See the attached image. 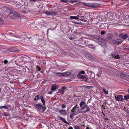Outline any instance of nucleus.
I'll use <instances>...</instances> for the list:
<instances>
[{"instance_id": "40", "label": "nucleus", "mask_w": 129, "mask_h": 129, "mask_svg": "<svg viewBox=\"0 0 129 129\" xmlns=\"http://www.w3.org/2000/svg\"><path fill=\"white\" fill-rule=\"evenodd\" d=\"M21 58L23 60H24L25 58L24 57H22Z\"/></svg>"}, {"instance_id": "21", "label": "nucleus", "mask_w": 129, "mask_h": 129, "mask_svg": "<svg viewBox=\"0 0 129 129\" xmlns=\"http://www.w3.org/2000/svg\"><path fill=\"white\" fill-rule=\"evenodd\" d=\"M102 91L104 92L105 95H107L108 94V91H106L104 88L103 89Z\"/></svg>"}, {"instance_id": "41", "label": "nucleus", "mask_w": 129, "mask_h": 129, "mask_svg": "<svg viewBox=\"0 0 129 129\" xmlns=\"http://www.w3.org/2000/svg\"><path fill=\"white\" fill-rule=\"evenodd\" d=\"M72 22H73V23H75V24H78V23L77 22H73L72 21Z\"/></svg>"}, {"instance_id": "28", "label": "nucleus", "mask_w": 129, "mask_h": 129, "mask_svg": "<svg viewBox=\"0 0 129 129\" xmlns=\"http://www.w3.org/2000/svg\"><path fill=\"white\" fill-rule=\"evenodd\" d=\"M100 44L102 45V47L104 46V45H106V44L102 42L100 43Z\"/></svg>"}, {"instance_id": "18", "label": "nucleus", "mask_w": 129, "mask_h": 129, "mask_svg": "<svg viewBox=\"0 0 129 129\" xmlns=\"http://www.w3.org/2000/svg\"><path fill=\"white\" fill-rule=\"evenodd\" d=\"M123 100H127L128 99H129V94H128L126 95H124V98H123Z\"/></svg>"}, {"instance_id": "35", "label": "nucleus", "mask_w": 129, "mask_h": 129, "mask_svg": "<svg viewBox=\"0 0 129 129\" xmlns=\"http://www.w3.org/2000/svg\"><path fill=\"white\" fill-rule=\"evenodd\" d=\"M66 107V105H65V104H64L62 105L61 107L62 108H64Z\"/></svg>"}, {"instance_id": "46", "label": "nucleus", "mask_w": 129, "mask_h": 129, "mask_svg": "<svg viewBox=\"0 0 129 129\" xmlns=\"http://www.w3.org/2000/svg\"><path fill=\"white\" fill-rule=\"evenodd\" d=\"M31 1H35L36 0H30Z\"/></svg>"}, {"instance_id": "54", "label": "nucleus", "mask_w": 129, "mask_h": 129, "mask_svg": "<svg viewBox=\"0 0 129 129\" xmlns=\"http://www.w3.org/2000/svg\"><path fill=\"white\" fill-rule=\"evenodd\" d=\"M67 110H69V108H68L67 109Z\"/></svg>"}, {"instance_id": "48", "label": "nucleus", "mask_w": 129, "mask_h": 129, "mask_svg": "<svg viewBox=\"0 0 129 129\" xmlns=\"http://www.w3.org/2000/svg\"><path fill=\"white\" fill-rule=\"evenodd\" d=\"M86 129H89V127H86Z\"/></svg>"}, {"instance_id": "50", "label": "nucleus", "mask_w": 129, "mask_h": 129, "mask_svg": "<svg viewBox=\"0 0 129 129\" xmlns=\"http://www.w3.org/2000/svg\"><path fill=\"white\" fill-rule=\"evenodd\" d=\"M118 129H124V128H120L119 127V128H118Z\"/></svg>"}, {"instance_id": "29", "label": "nucleus", "mask_w": 129, "mask_h": 129, "mask_svg": "<svg viewBox=\"0 0 129 129\" xmlns=\"http://www.w3.org/2000/svg\"><path fill=\"white\" fill-rule=\"evenodd\" d=\"M78 1V0H75V1H73V0H71V1H70V2L71 3H72V4H74V2H77Z\"/></svg>"}, {"instance_id": "53", "label": "nucleus", "mask_w": 129, "mask_h": 129, "mask_svg": "<svg viewBox=\"0 0 129 129\" xmlns=\"http://www.w3.org/2000/svg\"><path fill=\"white\" fill-rule=\"evenodd\" d=\"M128 40L129 41V37L128 38Z\"/></svg>"}, {"instance_id": "12", "label": "nucleus", "mask_w": 129, "mask_h": 129, "mask_svg": "<svg viewBox=\"0 0 129 129\" xmlns=\"http://www.w3.org/2000/svg\"><path fill=\"white\" fill-rule=\"evenodd\" d=\"M59 113L62 115H64L66 114V110L63 109L60 110L59 111Z\"/></svg>"}, {"instance_id": "32", "label": "nucleus", "mask_w": 129, "mask_h": 129, "mask_svg": "<svg viewBox=\"0 0 129 129\" xmlns=\"http://www.w3.org/2000/svg\"><path fill=\"white\" fill-rule=\"evenodd\" d=\"M3 115L5 116H9L8 115H7V113L6 112H4L3 113Z\"/></svg>"}, {"instance_id": "20", "label": "nucleus", "mask_w": 129, "mask_h": 129, "mask_svg": "<svg viewBox=\"0 0 129 129\" xmlns=\"http://www.w3.org/2000/svg\"><path fill=\"white\" fill-rule=\"evenodd\" d=\"M77 104H76L75 106L72 108L71 110V112H74V111H75V110L76 108V107L77 106Z\"/></svg>"}, {"instance_id": "22", "label": "nucleus", "mask_w": 129, "mask_h": 129, "mask_svg": "<svg viewBox=\"0 0 129 129\" xmlns=\"http://www.w3.org/2000/svg\"><path fill=\"white\" fill-rule=\"evenodd\" d=\"M2 108H4L5 109H8V107L5 106H0V109H1Z\"/></svg>"}, {"instance_id": "14", "label": "nucleus", "mask_w": 129, "mask_h": 129, "mask_svg": "<svg viewBox=\"0 0 129 129\" xmlns=\"http://www.w3.org/2000/svg\"><path fill=\"white\" fill-rule=\"evenodd\" d=\"M59 119L61 120H62L63 122L68 124H69V123L67 121H66L65 119L63 118L62 117H59Z\"/></svg>"}, {"instance_id": "38", "label": "nucleus", "mask_w": 129, "mask_h": 129, "mask_svg": "<svg viewBox=\"0 0 129 129\" xmlns=\"http://www.w3.org/2000/svg\"><path fill=\"white\" fill-rule=\"evenodd\" d=\"M85 78V76H83L82 75V76H81V78H80V79H83L84 78Z\"/></svg>"}, {"instance_id": "49", "label": "nucleus", "mask_w": 129, "mask_h": 129, "mask_svg": "<svg viewBox=\"0 0 129 129\" xmlns=\"http://www.w3.org/2000/svg\"><path fill=\"white\" fill-rule=\"evenodd\" d=\"M16 12L14 11V12H13L14 14V13H15Z\"/></svg>"}, {"instance_id": "26", "label": "nucleus", "mask_w": 129, "mask_h": 129, "mask_svg": "<svg viewBox=\"0 0 129 129\" xmlns=\"http://www.w3.org/2000/svg\"><path fill=\"white\" fill-rule=\"evenodd\" d=\"M74 129H80V127L77 125L74 126Z\"/></svg>"}, {"instance_id": "5", "label": "nucleus", "mask_w": 129, "mask_h": 129, "mask_svg": "<svg viewBox=\"0 0 129 129\" xmlns=\"http://www.w3.org/2000/svg\"><path fill=\"white\" fill-rule=\"evenodd\" d=\"M115 98L117 101H123V96L121 95H119L117 96H115Z\"/></svg>"}, {"instance_id": "13", "label": "nucleus", "mask_w": 129, "mask_h": 129, "mask_svg": "<svg viewBox=\"0 0 129 129\" xmlns=\"http://www.w3.org/2000/svg\"><path fill=\"white\" fill-rule=\"evenodd\" d=\"M66 88L65 87H63L62 88L59 90V91L58 92V93H60L63 92V94L64 93V91L66 89Z\"/></svg>"}, {"instance_id": "36", "label": "nucleus", "mask_w": 129, "mask_h": 129, "mask_svg": "<svg viewBox=\"0 0 129 129\" xmlns=\"http://www.w3.org/2000/svg\"><path fill=\"white\" fill-rule=\"evenodd\" d=\"M36 98H37V100H39L40 99V97L39 98V96L38 95H36Z\"/></svg>"}, {"instance_id": "11", "label": "nucleus", "mask_w": 129, "mask_h": 129, "mask_svg": "<svg viewBox=\"0 0 129 129\" xmlns=\"http://www.w3.org/2000/svg\"><path fill=\"white\" fill-rule=\"evenodd\" d=\"M128 35L126 34H125L123 35V34H121L119 35V37L120 38H122L123 39H125L126 38H127L128 37Z\"/></svg>"}, {"instance_id": "6", "label": "nucleus", "mask_w": 129, "mask_h": 129, "mask_svg": "<svg viewBox=\"0 0 129 129\" xmlns=\"http://www.w3.org/2000/svg\"><path fill=\"white\" fill-rule=\"evenodd\" d=\"M122 41H123L121 39H117L114 41V43L116 45H118L121 43Z\"/></svg>"}, {"instance_id": "2", "label": "nucleus", "mask_w": 129, "mask_h": 129, "mask_svg": "<svg viewBox=\"0 0 129 129\" xmlns=\"http://www.w3.org/2000/svg\"><path fill=\"white\" fill-rule=\"evenodd\" d=\"M81 111H79L80 113H84L90 111V109L88 106L86 104L81 108Z\"/></svg>"}, {"instance_id": "27", "label": "nucleus", "mask_w": 129, "mask_h": 129, "mask_svg": "<svg viewBox=\"0 0 129 129\" xmlns=\"http://www.w3.org/2000/svg\"><path fill=\"white\" fill-rule=\"evenodd\" d=\"M82 76V75L79 73L77 76V77L78 78L80 79V78H81V76Z\"/></svg>"}, {"instance_id": "7", "label": "nucleus", "mask_w": 129, "mask_h": 129, "mask_svg": "<svg viewBox=\"0 0 129 129\" xmlns=\"http://www.w3.org/2000/svg\"><path fill=\"white\" fill-rule=\"evenodd\" d=\"M79 113V111L76 112L75 111L74 112H72L70 115V117L71 119H72L74 116L76 115Z\"/></svg>"}, {"instance_id": "23", "label": "nucleus", "mask_w": 129, "mask_h": 129, "mask_svg": "<svg viewBox=\"0 0 129 129\" xmlns=\"http://www.w3.org/2000/svg\"><path fill=\"white\" fill-rule=\"evenodd\" d=\"M7 11H6V12H8V13H9V14H11V13L12 14L13 13V12L11 11L10 10H9L8 9H7Z\"/></svg>"}, {"instance_id": "57", "label": "nucleus", "mask_w": 129, "mask_h": 129, "mask_svg": "<svg viewBox=\"0 0 129 129\" xmlns=\"http://www.w3.org/2000/svg\"><path fill=\"white\" fill-rule=\"evenodd\" d=\"M79 107V106L77 107V108H78Z\"/></svg>"}, {"instance_id": "8", "label": "nucleus", "mask_w": 129, "mask_h": 129, "mask_svg": "<svg viewBox=\"0 0 129 129\" xmlns=\"http://www.w3.org/2000/svg\"><path fill=\"white\" fill-rule=\"evenodd\" d=\"M36 108L39 110H41L43 108V106L41 104L38 103L36 105Z\"/></svg>"}, {"instance_id": "58", "label": "nucleus", "mask_w": 129, "mask_h": 129, "mask_svg": "<svg viewBox=\"0 0 129 129\" xmlns=\"http://www.w3.org/2000/svg\"><path fill=\"white\" fill-rule=\"evenodd\" d=\"M1 35H2V34H1Z\"/></svg>"}, {"instance_id": "16", "label": "nucleus", "mask_w": 129, "mask_h": 129, "mask_svg": "<svg viewBox=\"0 0 129 129\" xmlns=\"http://www.w3.org/2000/svg\"><path fill=\"white\" fill-rule=\"evenodd\" d=\"M78 16V15L75 16H70V18L72 19H76L77 20L79 19Z\"/></svg>"}, {"instance_id": "52", "label": "nucleus", "mask_w": 129, "mask_h": 129, "mask_svg": "<svg viewBox=\"0 0 129 129\" xmlns=\"http://www.w3.org/2000/svg\"><path fill=\"white\" fill-rule=\"evenodd\" d=\"M115 34L116 35H117V33H116Z\"/></svg>"}, {"instance_id": "37", "label": "nucleus", "mask_w": 129, "mask_h": 129, "mask_svg": "<svg viewBox=\"0 0 129 129\" xmlns=\"http://www.w3.org/2000/svg\"><path fill=\"white\" fill-rule=\"evenodd\" d=\"M8 61L7 60H5L4 61V63L5 64H6L8 63Z\"/></svg>"}, {"instance_id": "44", "label": "nucleus", "mask_w": 129, "mask_h": 129, "mask_svg": "<svg viewBox=\"0 0 129 129\" xmlns=\"http://www.w3.org/2000/svg\"><path fill=\"white\" fill-rule=\"evenodd\" d=\"M37 98H34V100L35 101H36L37 100Z\"/></svg>"}, {"instance_id": "3", "label": "nucleus", "mask_w": 129, "mask_h": 129, "mask_svg": "<svg viewBox=\"0 0 129 129\" xmlns=\"http://www.w3.org/2000/svg\"><path fill=\"white\" fill-rule=\"evenodd\" d=\"M7 34L8 35L10 36H13V37H17L19 38H23V36L22 35H18L16 33L13 34L10 33H8Z\"/></svg>"}, {"instance_id": "43", "label": "nucleus", "mask_w": 129, "mask_h": 129, "mask_svg": "<svg viewBox=\"0 0 129 129\" xmlns=\"http://www.w3.org/2000/svg\"><path fill=\"white\" fill-rule=\"evenodd\" d=\"M62 1L64 2H66V0H62Z\"/></svg>"}, {"instance_id": "24", "label": "nucleus", "mask_w": 129, "mask_h": 129, "mask_svg": "<svg viewBox=\"0 0 129 129\" xmlns=\"http://www.w3.org/2000/svg\"><path fill=\"white\" fill-rule=\"evenodd\" d=\"M36 69H37V72H39V71H40V68L38 66H37V67Z\"/></svg>"}, {"instance_id": "4", "label": "nucleus", "mask_w": 129, "mask_h": 129, "mask_svg": "<svg viewBox=\"0 0 129 129\" xmlns=\"http://www.w3.org/2000/svg\"><path fill=\"white\" fill-rule=\"evenodd\" d=\"M44 13L47 15H55L57 13L54 11H45Z\"/></svg>"}, {"instance_id": "17", "label": "nucleus", "mask_w": 129, "mask_h": 129, "mask_svg": "<svg viewBox=\"0 0 129 129\" xmlns=\"http://www.w3.org/2000/svg\"><path fill=\"white\" fill-rule=\"evenodd\" d=\"M85 104V102L84 101H82L80 103V106L82 108Z\"/></svg>"}, {"instance_id": "34", "label": "nucleus", "mask_w": 129, "mask_h": 129, "mask_svg": "<svg viewBox=\"0 0 129 129\" xmlns=\"http://www.w3.org/2000/svg\"><path fill=\"white\" fill-rule=\"evenodd\" d=\"M106 33V32L104 31H102L101 32V34L102 35H103L105 34Z\"/></svg>"}, {"instance_id": "19", "label": "nucleus", "mask_w": 129, "mask_h": 129, "mask_svg": "<svg viewBox=\"0 0 129 129\" xmlns=\"http://www.w3.org/2000/svg\"><path fill=\"white\" fill-rule=\"evenodd\" d=\"M68 72L61 73V76H68Z\"/></svg>"}, {"instance_id": "33", "label": "nucleus", "mask_w": 129, "mask_h": 129, "mask_svg": "<svg viewBox=\"0 0 129 129\" xmlns=\"http://www.w3.org/2000/svg\"><path fill=\"white\" fill-rule=\"evenodd\" d=\"M3 23V20L2 19L0 18V23L2 24Z\"/></svg>"}, {"instance_id": "55", "label": "nucleus", "mask_w": 129, "mask_h": 129, "mask_svg": "<svg viewBox=\"0 0 129 129\" xmlns=\"http://www.w3.org/2000/svg\"><path fill=\"white\" fill-rule=\"evenodd\" d=\"M70 40H71V39H72V38H70Z\"/></svg>"}, {"instance_id": "10", "label": "nucleus", "mask_w": 129, "mask_h": 129, "mask_svg": "<svg viewBox=\"0 0 129 129\" xmlns=\"http://www.w3.org/2000/svg\"><path fill=\"white\" fill-rule=\"evenodd\" d=\"M78 18L79 17L80 18V20H81L82 21H84L85 22H86V21L87 20H84V16H83L81 15V14H79L78 15Z\"/></svg>"}, {"instance_id": "51", "label": "nucleus", "mask_w": 129, "mask_h": 129, "mask_svg": "<svg viewBox=\"0 0 129 129\" xmlns=\"http://www.w3.org/2000/svg\"><path fill=\"white\" fill-rule=\"evenodd\" d=\"M17 51L18 52L19 51V50H17Z\"/></svg>"}, {"instance_id": "47", "label": "nucleus", "mask_w": 129, "mask_h": 129, "mask_svg": "<svg viewBox=\"0 0 129 129\" xmlns=\"http://www.w3.org/2000/svg\"><path fill=\"white\" fill-rule=\"evenodd\" d=\"M80 3V2H78L77 3H75L74 4H79Z\"/></svg>"}, {"instance_id": "25", "label": "nucleus", "mask_w": 129, "mask_h": 129, "mask_svg": "<svg viewBox=\"0 0 129 129\" xmlns=\"http://www.w3.org/2000/svg\"><path fill=\"white\" fill-rule=\"evenodd\" d=\"M56 76H61V73H58L56 74Z\"/></svg>"}, {"instance_id": "15", "label": "nucleus", "mask_w": 129, "mask_h": 129, "mask_svg": "<svg viewBox=\"0 0 129 129\" xmlns=\"http://www.w3.org/2000/svg\"><path fill=\"white\" fill-rule=\"evenodd\" d=\"M40 99H41V101L42 102L43 104L45 105V102L43 96L41 95L40 97Z\"/></svg>"}, {"instance_id": "39", "label": "nucleus", "mask_w": 129, "mask_h": 129, "mask_svg": "<svg viewBox=\"0 0 129 129\" xmlns=\"http://www.w3.org/2000/svg\"><path fill=\"white\" fill-rule=\"evenodd\" d=\"M48 94H52L53 93V92L52 91H50L48 93Z\"/></svg>"}, {"instance_id": "30", "label": "nucleus", "mask_w": 129, "mask_h": 129, "mask_svg": "<svg viewBox=\"0 0 129 129\" xmlns=\"http://www.w3.org/2000/svg\"><path fill=\"white\" fill-rule=\"evenodd\" d=\"M113 57H114V58L115 59H116V58L119 59V58H120V57H119V56L117 55H116L115 56H113Z\"/></svg>"}, {"instance_id": "31", "label": "nucleus", "mask_w": 129, "mask_h": 129, "mask_svg": "<svg viewBox=\"0 0 129 129\" xmlns=\"http://www.w3.org/2000/svg\"><path fill=\"white\" fill-rule=\"evenodd\" d=\"M79 73H80V74H84L85 73V72L84 71H80Z\"/></svg>"}, {"instance_id": "45", "label": "nucleus", "mask_w": 129, "mask_h": 129, "mask_svg": "<svg viewBox=\"0 0 129 129\" xmlns=\"http://www.w3.org/2000/svg\"><path fill=\"white\" fill-rule=\"evenodd\" d=\"M40 76V74H38L37 75V77H39Z\"/></svg>"}, {"instance_id": "42", "label": "nucleus", "mask_w": 129, "mask_h": 129, "mask_svg": "<svg viewBox=\"0 0 129 129\" xmlns=\"http://www.w3.org/2000/svg\"><path fill=\"white\" fill-rule=\"evenodd\" d=\"M68 129H73V128L72 127H70Z\"/></svg>"}, {"instance_id": "9", "label": "nucleus", "mask_w": 129, "mask_h": 129, "mask_svg": "<svg viewBox=\"0 0 129 129\" xmlns=\"http://www.w3.org/2000/svg\"><path fill=\"white\" fill-rule=\"evenodd\" d=\"M58 88V86L57 85H54L52 86L51 90L53 91H54Z\"/></svg>"}, {"instance_id": "1", "label": "nucleus", "mask_w": 129, "mask_h": 129, "mask_svg": "<svg viewBox=\"0 0 129 129\" xmlns=\"http://www.w3.org/2000/svg\"><path fill=\"white\" fill-rule=\"evenodd\" d=\"M83 5L84 6L89 7L96 8L99 6V4L95 3H86L84 2H82Z\"/></svg>"}, {"instance_id": "56", "label": "nucleus", "mask_w": 129, "mask_h": 129, "mask_svg": "<svg viewBox=\"0 0 129 129\" xmlns=\"http://www.w3.org/2000/svg\"><path fill=\"white\" fill-rule=\"evenodd\" d=\"M41 73H42V71H41Z\"/></svg>"}]
</instances>
